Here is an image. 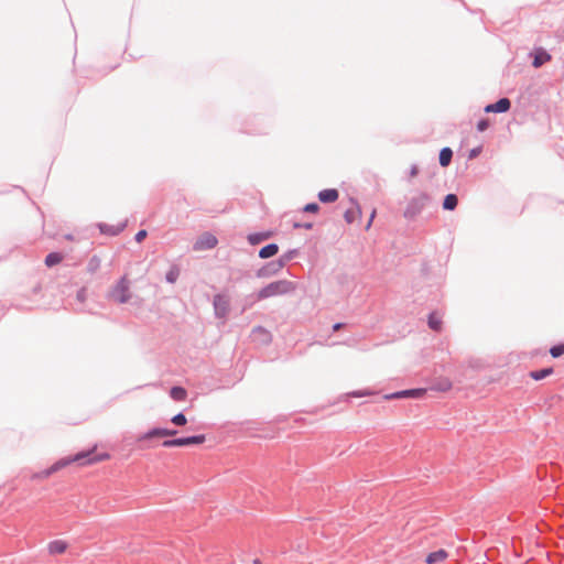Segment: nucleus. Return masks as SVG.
I'll return each mask as SVG.
<instances>
[{"label": "nucleus", "mask_w": 564, "mask_h": 564, "mask_svg": "<svg viewBox=\"0 0 564 564\" xmlns=\"http://www.w3.org/2000/svg\"><path fill=\"white\" fill-rule=\"evenodd\" d=\"M96 446L87 452H80L74 456L65 457L54 463L47 470L44 471V477H50L52 474L61 470L62 468L73 464L79 463L82 466L94 465L110 459V454L99 453L96 454Z\"/></svg>", "instance_id": "1"}, {"label": "nucleus", "mask_w": 564, "mask_h": 564, "mask_svg": "<svg viewBox=\"0 0 564 564\" xmlns=\"http://www.w3.org/2000/svg\"><path fill=\"white\" fill-rule=\"evenodd\" d=\"M294 289V284L290 281H275L261 289L257 294V299L264 300L272 296L283 295L293 291Z\"/></svg>", "instance_id": "2"}, {"label": "nucleus", "mask_w": 564, "mask_h": 564, "mask_svg": "<svg viewBox=\"0 0 564 564\" xmlns=\"http://www.w3.org/2000/svg\"><path fill=\"white\" fill-rule=\"evenodd\" d=\"M110 299L117 303H126L130 300V282L127 275H123L117 284L111 289Z\"/></svg>", "instance_id": "3"}, {"label": "nucleus", "mask_w": 564, "mask_h": 564, "mask_svg": "<svg viewBox=\"0 0 564 564\" xmlns=\"http://www.w3.org/2000/svg\"><path fill=\"white\" fill-rule=\"evenodd\" d=\"M205 435H194L182 438L166 440L163 442V446L169 447H180V446H189V445H199L205 442Z\"/></svg>", "instance_id": "4"}, {"label": "nucleus", "mask_w": 564, "mask_h": 564, "mask_svg": "<svg viewBox=\"0 0 564 564\" xmlns=\"http://www.w3.org/2000/svg\"><path fill=\"white\" fill-rule=\"evenodd\" d=\"M176 434L175 430L154 427L149 430L147 433L139 436L138 441H150L153 438L174 436Z\"/></svg>", "instance_id": "5"}, {"label": "nucleus", "mask_w": 564, "mask_h": 564, "mask_svg": "<svg viewBox=\"0 0 564 564\" xmlns=\"http://www.w3.org/2000/svg\"><path fill=\"white\" fill-rule=\"evenodd\" d=\"M425 393H426V389L420 388V389L402 390V391H399V392L386 395L384 398L388 399V400H390V399H402V398L420 399V398L424 397Z\"/></svg>", "instance_id": "6"}, {"label": "nucleus", "mask_w": 564, "mask_h": 564, "mask_svg": "<svg viewBox=\"0 0 564 564\" xmlns=\"http://www.w3.org/2000/svg\"><path fill=\"white\" fill-rule=\"evenodd\" d=\"M217 245V238L212 234L202 235L194 245L195 250L213 249Z\"/></svg>", "instance_id": "7"}, {"label": "nucleus", "mask_w": 564, "mask_h": 564, "mask_svg": "<svg viewBox=\"0 0 564 564\" xmlns=\"http://www.w3.org/2000/svg\"><path fill=\"white\" fill-rule=\"evenodd\" d=\"M127 221H121L118 225H109L101 223L98 225V228L101 234L109 235V236H117L119 235L124 228H126Z\"/></svg>", "instance_id": "8"}, {"label": "nucleus", "mask_w": 564, "mask_h": 564, "mask_svg": "<svg viewBox=\"0 0 564 564\" xmlns=\"http://www.w3.org/2000/svg\"><path fill=\"white\" fill-rule=\"evenodd\" d=\"M214 306H215L216 314L220 317H224L227 314L228 308H229L228 297L220 295V294L216 295L214 299Z\"/></svg>", "instance_id": "9"}, {"label": "nucleus", "mask_w": 564, "mask_h": 564, "mask_svg": "<svg viewBox=\"0 0 564 564\" xmlns=\"http://www.w3.org/2000/svg\"><path fill=\"white\" fill-rule=\"evenodd\" d=\"M511 102L508 98H501L495 104L486 106V112H506L510 109Z\"/></svg>", "instance_id": "10"}, {"label": "nucleus", "mask_w": 564, "mask_h": 564, "mask_svg": "<svg viewBox=\"0 0 564 564\" xmlns=\"http://www.w3.org/2000/svg\"><path fill=\"white\" fill-rule=\"evenodd\" d=\"M447 556H448V554L445 550H438V551L430 553L426 556L425 562H426V564H437V563L444 562L447 558Z\"/></svg>", "instance_id": "11"}, {"label": "nucleus", "mask_w": 564, "mask_h": 564, "mask_svg": "<svg viewBox=\"0 0 564 564\" xmlns=\"http://www.w3.org/2000/svg\"><path fill=\"white\" fill-rule=\"evenodd\" d=\"M318 198L323 203H334L338 199V192L334 188L323 189L318 193Z\"/></svg>", "instance_id": "12"}, {"label": "nucleus", "mask_w": 564, "mask_h": 564, "mask_svg": "<svg viewBox=\"0 0 564 564\" xmlns=\"http://www.w3.org/2000/svg\"><path fill=\"white\" fill-rule=\"evenodd\" d=\"M66 550H67V543L62 540H56L48 544V552L54 555L63 554V553H65Z\"/></svg>", "instance_id": "13"}, {"label": "nucleus", "mask_w": 564, "mask_h": 564, "mask_svg": "<svg viewBox=\"0 0 564 564\" xmlns=\"http://www.w3.org/2000/svg\"><path fill=\"white\" fill-rule=\"evenodd\" d=\"M551 59V55L543 50H538L534 54L533 66L535 68L542 66Z\"/></svg>", "instance_id": "14"}, {"label": "nucleus", "mask_w": 564, "mask_h": 564, "mask_svg": "<svg viewBox=\"0 0 564 564\" xmlns=\"http://www.w3.org/2000/svg\"><path fill=\"white\" fill-rule=\"evenodd\" d=\"M278 251H279L278 245L270 243V245H267L263 248H261V250L259 251V257L262 259H267V258L275 256L278 253Z\"/></svg>", "instance_id": "15"}, {"label": "nucleus", "mask_w": 564, "mask_h": 564, "mask_svg": "<svg viewBox=\"0 0 564 564\" xmlns=\"http://www.w3.org/2000/svg\"><path fill=\"white\" fill-rule=\"evenodd\" d=\"M442 316L436 312H433L429 316V326L435 332H440L442 329Z\"/></svg>", "instance_id": "16"}, {"label": "nucleus", "mask_w": 564, "mask_h": 564, "mask_svg": "<svg viewBox=\"0 0 564 564\" xmlns=\"http://www.w3.org/2000/svg\"><path fill=\"white\" fill-rule=\"evenodd\" d=\"M453 388V383L449 379H442L432 386V390L440 392H447Z\"/></svg>", "instance_id": "17"}, {"label": "nucleus", "mask_w": 564, "mask_h": 564, "mask_svg": "<svg viewBox=\"0 0 564 564\" xmlns=\"http://www.w3.org/2000/svg\"><path fill=\"white\" fill-rule=\"evenodd\" d=\"M170 395L175 401H184L187 397V392L182 387H173L170 391Z\"/></svg>", "instance_id": "18"}, {"label": "nucleus", "mask_w": 564, "mask_h": 564, "mask_svg": "<svg viewBox=\"0 0 564 564\" xmlns=\"http://www.w3.org/2000/svg\"><path fill=\"white\" fill-rule=\"evenodd\" d=\"M63 259H64L63 254H61L58 252H51L45 258V264L51 268V267H54V265L61 263L63 261Z\"/></svg>", "instance_id": "19"}, {"label": "nucleus", "mask_w": 564, "mask_h": 564, "mask_svg": "<svg viewBox=\"0 0 564 564\" xmlns=\"http://www.w3.org/2000/svg\"><path fill=\"white\" fill-rule=\"evenodd\" d=\"M453 151L449 148H443L440 152V164L447 166L451 163Z\"/></svg>", "instance_id": "20"}, {"label": "nucleus", "mask_w": 564, "mask_h": 564, "mask_svg": "<svg viewBox=\"0 0 564 564\" xmlns=\"http://www.w3.org/2000/svg\"><path fill=\"white\" fill-rule=\"evenodd\" d=\"M553 373V368H544V369H541V370H535V371H531L530 372V377L533 379V380H542L549 376H551Z\"/></svg>", "instance_id": "21"}, {"label": "nucleus", "mask_w": 564, "mask_h": 564, "mask_svg": "<svg viewBox=\"0 0 564 564\" xmlns=\"http://www.w3.org/2000/svg\"><path fill=\"white\" fill-rule=\"evenodd\" d=\"M457 203H458L457 196L454 194H448L444 198L443 207H444V209H447V210H454L457 206Z\"/></svg>", "instance_id": "22"}, {"label": "nucleus", "mask_w": 564, "mask_h": 564, "mask_svg": "<svg viewBox=\"0 0 564 564\" xmlns=\"http://www.w3.org/2000/svg\"><path fill=\"white\" fill-rule=\"evenodd\" d=\"M270 236H271L270 232H267V234H253V235H250L248 237V240L250 241V243L257 245L260 241L268 239Z\"/></svg>", "instance_id": "23"}, {"label": "nucleus", "mask_w": 564, "mask_h": 564, "mask_svg": "<svg viewBox=\"0 0 564 564\" xmlns=\"http://www.w3.org/2000/svg\"><path fill=\"white\" fill-rule=\"evenodd\" d=\"M360 215V210H359V207L356 206L354 208H350L348 209L346 213H345V219L347 220V223H352L357 216Z\"/></svg>", "instance_id": "24"}, {"label": "nucleus", "mask_w": 564, "mask_h": 564, "mask_svg": "<svg viewBox=\"0 0 564 564\" xmlns=\"http://www.w3.org/2000/svg\"><path fill=\"white\" fill-rule=\"evenodd\" d=\"M100 264H101L100 258L98 256H94L90 258V260L88 262V270L90 272H96L100 268Z\"/></svg>", "instance_id": "25"}, {"label": "nucleus", "mask_w": 564, "mask_h": 564, "mask_svg": "<svg viewBox=\"0 0 564 564\" xmlns=\"http://www.w3.org/2000/svg\"><path fill=\"white\" fill-rule=\"evenodd\" d=\"M171 422L177 426H184L187 423V419L183 413H178L171 419Z\"/></svg>", "instance_id": "26"}, {"label": "nucleus", "mask_w": 564, "mask_h": 564, "mask_svg": "<svg viewBox=\"0 0 564 564\" xmlns=\"http://www.w3.org/2000/svg\"><path fill=\"white\" fill-rule=\"evenodd\" d=\"M550 354H551V356H552L553 358H558V357H561L562 355H564V344L553 346V347L550 349Z\"/></svg>", "instance_id": "27"}, {"label": "nucleus", "mask_w": 564, "mask_h": 564, "mask_svg": "<svg viewBox=\"0 0 564 564\" xmlns=\"http://www.w3.org/2000/svg\"><path fill=\"white\" fill-rule=\"evenodd\" d=\"M178 274H180V271L176 267L172 268L167 274H166V280L170 282V283H174L177 278H178Z\"/></svg>", "instance_id": "28"}, {"label": "nucleus", "mask_w": 564, "mask_h": 564, "mask_svg": "<svg viewBox=\"0 0 564 564\" xmlns=\"http://www.w3.org/2000/svg\"><path fill=\"white\" fill-rule=\"evenodd\" d=\"M490 122L488 119H481L477 123V130L482 132L489 127Z\"/></svg>", "instance_id": "29"}, {"label": "nucleus", "mask_w": 564, "mask_h": 564, "mask_svg": "<svg viewBox=\"0 0 564 564\" xmlns=\"http://www.w3.org/2000/svg\"><path fill=\"white\" fill-rule=\"evenodd\" d=\"M319 209L318 205L316 203H310L305 205L304 212L307 213H316Z\"/></svg>", "instance_id": "30"}, {"label": "nucleus", "mask_w": 564, "mask_h": 564, "mask_svg": "<svg viewBox=\"0 0 564 564\" xmlns=\"http://www.w3.org/2000/svg\"><path fill=\"white\" fill-rule=\"evenodd\" d=\"M147 235H148L147 230L138 231L137 235H135V241L137 242L143 241V239H145Z\"/></svg>", "instance_id": "31"}, {"label": "nucleus", "mask_w": 564, "mask_h": 564, "mask_svg": "<svg viewBox=\"0 0 564 564\" xmlns=\"http://www.w3.org/2000/svg\"><path fill=\"white\" fill-rule=\"evenodd\" d=\"M417 173H419V169H417V166L413 165V166L411 167V170H410V176H411V177H415V176L417 175Z\"/></svg>", "instance_id": "32"}, {"label": "nucleus", "mask_w": 564, "mask_h": 564, "mask_svg": "<svg viewBox=\"0 0 564 564\" xmlns=\"http://www.w3.org/2000/svg\"><path fill=\"white\" fill-rule=\"evenodd\" d=\"M270 265L274 267V271L280 270L283 267V262L279 261L278 263H271Z\"/></svg>", "instance_id": "33"}, {"label": "nucleus", "mask_w": 564, "mask_h": 564, "mask_svg": "<svg viewBox=\"0 0 564 564\" xmlns=\"http://www.w3.org/2000/svg\"><path fill=\"white\" fill-rule=\"evenodd\" d=\"M375 215H376V210H373V212L371 213L370 219H369L368 225H367V229L371 226V223H372V220H373V218H375Z\"/></svg>", "instance_id": "34"}, {"label": "nucleus", "mask_w": 564, "mask_h": 564, "mask_svg": "<svg viewBox=\"0 0 564 564\" xmlns=\"http://www.w3.org/2000/svg\"><path fill=\"white\" fill-rule=\"evenodd\" d=\"M253 332H254V333H262V334H267V332H265L263 328H261V327L256 328Z\"/></svg>", "instance_id": "35"}, {"label": "nucleus", "mask_w": 564, "mask_h": 564, "mask_svg": "<svg viewBox=\"0 0 564 564\" xmlns=\"http://www.w3.org/2000/svg\"><path fill=\"white\" fill-rule=\"evenodd\" d=\"M368 393H365V392H355L354 395L355 397H362V395H367Z\"/></svg>", "instance_id": "36"}, {"label": "nucleus", "mask_w": 564, "mask_h": 564, "mask_svg": "<svg viewBox=\"0 0 564 564\" xmlns=\"http://www.w3.org/2000/svg\"><path fill=\"white\" fill-rule=\"evenodd\" d=\"M84 293H85L84 290L78 293V299L79 300H84Z\"/></svg>", "instance_id": "37"}, {"label": "nucleus", "mask_w": 564, "mask_h": 564, "mask_svg": "<svg viewBox=\"0 0 564 564\" xmlns=\"http://www.w3.org/2000/svg\"><path fill=\"white\" fill-rule=\"evenodd\" d=\"M340 327H341V324H339V323H338V324H335V325H334V330H338V329H340Z\"/></svg>", "instance_id": "38"}, {"label": "nucleus", "mask_w": 564, "mask_h": 564, "mask_svg": "<svg viewBox=\"0 0 564 564\" xmlns=\"http://www.w3.org/2000/svg\"><path fill=\"white\" fill-rule=\"evenodd\" d=\"M258 275H259V276H264V275H265V273L263 272V270H260V271L258 272Z\"/></svg>", "instance_id": "39"}, {"label": "nucleus", "mask_w": 564, "mask_h": 564, "mask_svg": "<svg viewBox=\"0 0 564 564\" xmlns=\"http://www.w3.org/2000/svg\"><path fill=\"white\" fill-rule=\"evenodd\" d=\"M311 227H312V225L305 224V228L310 229Z\"/></svg>", "instance_id": "40"}]
</instances>
